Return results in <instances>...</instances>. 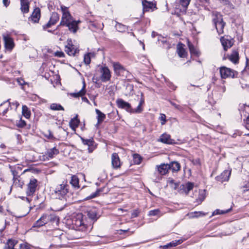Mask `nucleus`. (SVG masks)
Returning <instances> with one entry per match:
<instances>
[{
  "instance_id": "1",
  "label": "nucleus",
  "mask_w": 249,
  "mask_h": 249,
  "mask_svg": "<svg viewBox=\"0 0 249 249\" xmlns=\"http://www.w3.org/2000/svg\"><path fill=\"white\" fill-rule=\"evenodd\" d=\"M62 12V16L60 24L66 26L69 28V30L73 33H75L78 28V24L79 21L73 20L72 16L68 11V7L65 6H61Z\"/></svg>"
},
{
  "instance_id": "2",
  "label": "nucleus",
  "mask_w": 249,
  "mask_h": 249,
  "mask_svg": "<svg viewBox=\"0 0 249 249\" xmlns=\"http://www.w3.org/2000/svg\"><path fill=\"white\" fill-rule=\"evenodd\" d=\"M59 221V218L54 214H43L36 223L34 224V227H41L48 222L52 224L55 223L56 225Z\"/></svg>"
},
{
  "instance_id": "3",
  "label": "nucleus",
  "mask_w": 249,
  "mask_h": 249,
  "mask_svg": "<svg viewBox=\"0 0 249 249\" xmlns=\"http://www.w3.org/2000/svg\"><path fill=\"white\" fill-rule=\"evenodd\" d=\"M68 191L69 185L66 183L63 182V183L56 186L53 190V195L56 198L61 199L68 193Z\"/></svg>"
},
{
  "instance_id": "4",
  "label": "nucleus",
  "mask_w": 249,
  "mask_h": 249,
  "mask_svg": "<svg viewBox=\"0 0 249 249\" xmlns=\"http://www.w3.org/2000/svg\"><path fill=\"white\" fill-rule=\"evenodd\" d=\"M236 72L226 67H222L220 68V73L222 78L226 79L228 77L234 78Z\"/></svg>"
},
{
  "instance_id": "5",
  "label": "nucleus",
  "mask_w": 249,
  "mask_h": 249,
  "mask_svg": "<svg viewBox=\"0 0 249 249\" xmlns=\"http://www.w3.org/2000/svg\"><path fill=\"white\" fill-rule=\"evenodd\" d=\"M101 79L102 82H106L110 80L111 73L110 70L107 67H102L100 68Z\"/></svg>"
},
{
  "instance_id": "6",
  "label": "nucleus",
  "mask_w": 249,
  "mask_h": 249,
  "mask_svg": "<svg viewBox=\"0 0 249 249\" xmlns=\"http://www.w3.org/2000/svg\"><path fill=\"white\" fill-rule=\"evenodd\" d=\"M222 45L223 47L224 50L226 51L229 48H231L234 43V40L231 38V37L226 36H222L220 38Z\"/></svg>"
},
{
  "instance_id": "7",
  "label": "nucleus",
  "mask_w": 249,
  "mask_h": 249,
  "mask_svg": "<svg viewBox=\"0 0 249 249\" xmlns=\"http://www.w3.org/2000/svg\"><path fill=\"white\" fill-rule=\"evenodd\" d=\"M67 42L68 44L65 46V52L69 55H74L78 51L77 48L72 44L71 39H68Z\"/></svg>"
},
{
  "instance_id": "8",
  "label": "nucleus",
  "mask_w": 249,
  "mask_h": 249,
  "mask_svg": "<svg viewBox=\"0 0 249 249\" xmlns=\"http://www.w3.org/2000/svg\"><path fill=\"white\" fill-rule=\"evenodd\" d=\"M116 104L119 108L125 109L128 112H131V106L129 103L123 100L122 99L119 98L116 100Z\"/></svg>"
},
{
  "instance_id": "9",
  "label": "nucleus",
  "mask_w": 249,
  "mask_h": 249,
  "mask_svg": "<svg viewBox=\"0 0 249 249\" xmlns=\"http://www.w3.org/2000/svg\"><path fill=\"white\" fill-rule=\"evenodd\" d=\"M37 186V180L35 178H31L28 185V189L26 192L28 196H32L36 191Z\"/></svg>"
},
{
  "instance_id": "10",
  "label": "nucleus",
  "mask_w": 249,
  "mask_h": 249,
  "mask_svg": "<svg viewBox=\"0 0 249 249\" xmlns=\"http://www.w3.org/2000/svg\"><path fill=\"white\" fill-rule=\"evenodd\" d=\"M2 36L4 42L5 47L6 49L11 50L14 46L13 39L8 35H3Z\"/></svg>"
},
{
  "instance_id": "11",
  "label": "nucleus",
  "mask_w": 249,
  "mask_h": 249,
  "mask_svg": "<svg viewBox=\"0 0 249 249\" xmlns=\"http://www.w3.org/2000/svg\"><path fill=\"white\" fill-rule=\"evenodd\" d=\"M140 98L138 97V99L140 100V102L137 107L135 109H132L131 108V112L132 113H140L142 112L143 110V109L142 107V105L144 103V98L143 96V94L142 92L140 93Z\"/></svg>"
},
{
  "instance_id": "12",
  "label": "nucleus",
  "mask_w": 249,
  "mask_h": 249,
  "mask_svg": "<svg viewBox=\"0 0 249 249\" xmlns=\"http://www.w3.org/2000/svg\"><path fill=\"white\" fill-rule=\"evenodd\" d=\"M111 164L114 169H118L121 166L120 158L116 153H114L111 155Z\"/></svg>"
},
{
  "instance_id": "13",
  "label": "nucleus",
  "mask_w": 249,
  "mask_h": 249,
  "mask_svg": "<svg viewBox=\"0 0 249 249\" xmlns=\"http://www.w3.org/2000/svg\"><path fill=\"white\" fill-rule=\"evenodd\" d=\"M82 217V214L79 213L73 219L72 223L75 225L77 228L85 227Z\"/></svg>"
},
{
  "instance_id": "14",
  "label": "nucleus",
  "mask_w": 249,
  "mask_h": 249,
  "mask_svg": "<svg viewBox=\"0 0 249 249\" xmlns=\"http://www.w3.org/2000/svg\"><path fill=\"white\" fill-rule=\"evenodd\" d=\"M159 141L162 143L169 144L175 143V140L171 138L170 135L166 133L161 135Z\"/></svg>"
},
{
  "instance_id": "15",
  "label": "nucleus",
  "mask_w": 249,
  "mask_h": 249,
  "mask_svg": "<svg viewBox=\"0 0 249 249\" xmlns=\"http://www.w3.org/2000/svg\"><path fill=\"white\" fill-rule=\"evenodd\" d=\"M40 17V10L39 8H36L31 16L29 18V20L33 21L34 22H37Z\"/></svg>"
},
{
  "instance_id": "16",
  "label": "nucleus",
  "mask_w": 249,
  "mask_h": 249,
  "mask_svg": "<svg viewBox=\"0 0 249 249\" xmlns=\"http://www.w3.org/2000/svg\"><path fill=\"white\" fill-rule=\"evenodd\" d=\"M157 168L159 173L161 175L166 174L170 169V166L168 164H161L157 166Z\"/></svg>"
},
{
  "instance_id": "17",
  "label": "nucleus",
  "mask_w": 249,
  "mask_h": 249,
  "mask_svg": "<svg viewBox=\"0 0 249 249\" xmlns=\"http://www.w3.org/2000/svg\"><path fill=\"white\" fill-rule=\"evenodd\" d=\"M231 175V171L225 170L219 176L216 177L218 181L223 182L228 181Z\"/></svg>"
},
{
  "instance_id": "18",
  "label": "nucleus",
  "mask_w": 249,
  "mask_h": 249,
  "mask_svg": "<svg viewBox=\"0 0 249 249\" xmlns=\"http://www.w3.org/2000/svg\"><path fill=\"white\" fill-rule=\"evenodd\" d=\"M81 140L82 141V142L85 145H87L88 147V150L89 153H91L93 151L94 147L93 145L94 144V141H93L92 139H84L83 138H81Z\"/></svg>"
},
{
  "instance_id": "19",
  "label": "nucleus",
  "mask_w": 249,
  "mask_h": 249,
  "mask_svg": "<svg viewBox=\"0 0 249 249\" xmlns=\"http://www.w3.org/2000/svg\"><path fill=\"white\" fill-rule=\"evenodd\" d=\"M229 59L234 64H237L239 61V53L237 50H234L231 53L228 55Z\"/></svg>"
},
{
  "instance_id": "20",
  "label": "nucleus",
  "mask_w": 249,
  "mask_h": 249,
  "mask_svg": "<svg viewBox=\"0 0 249 249\" xmlns=\"http://www.w3.org/2000/svg\"><path fill=\"white\" fill-rule=\"evenodd\" d=\"M183 47L184 45L181 43L177 45V53L179 56L182 58H184L187 55V52Z\"/></svg>"
},
{
  "instance_id": "21",
  "label": "nucleus",
  "mask_w": 249,
  "mask_h": 249,
  "mask_svg": "<svg viewBox=\"0 0 249 249\" xmlns=\"http://www.w3.org/2000/svg\"><path fill=\"white\" fill-rule=\"evenodd\" d=\"M88 216L89 218L93 220H97L99 218L97 210L96 209H92L88 212Z\"/></svg>"
},
{
  "instance_id": "22",
  "label": "nucleus",
  "mask_w": 249,
  "mask_h": 249,
  "mask_svg": "<svg viewBox=\"0 0 249 249\" xmlns=\"http://www.w3.org/2000/svg\"><path fill=\"white\" fill-rule=\"evenodd\" d=\"M20 10L23 13H27L29 10V3L28 0H20Z\"/></svg>"
},
{
  "instance_id": "23",
  "label": "nucleus",
  "mask_w": 249,
  "mask_h": 249,
  "mask_svg": "<svg viewBox=\"0 0 249 249\" xmlns=\"http://www.w3.org/2000/svg\"><path fill=\"white\" fill-rule=\"evenodd\" d=\"M194 186V183L190 182H188L185 184L181 185V189L186 194L192 190Z\"/></svg>"
},
{
  "instance_id": "24",
  "label": "nucleus",
  "mask_w": 249,
  "mask_h": 249,
  "mask_svg": "<svg viewBox=\"0 0 249 249\" xmlns=\"http://www.w3.org/2000/svg\"><path fill=\"white\" fill-rule=\"evenodd\" d=\"M213 21L214 25H216L221 21H223L222 16L218 12H213Z\"/></svg>"
},
{
  "instance_id": "25",
  "label": "nucleus",
  "mask_w": 249,
  "mask_h": 249,
  "mask_svg": "<svg viewBox=\"0 0 249 249\" xmlns=\"http://www.w3.org/2000/svg\"><path fill=\"white\" fill-rule=\"evenodd\" d=\"M143 12L148 11L150 9H152L153 7H155L152 2H148L146 0H143L142 1Z\"/></svg>"
},
{
  "instance_id": "26",
  "label": "nucleus",
  "mask_w": 249,
  "mask_h": 249,
  "mask_svg": "<svg viewBox=\"0 0 249 249\" xmlns=\"http://www.w3.org/2000/svg\"><path fill=\"white\" fill-rule=\"evenodd\" d=\"M83 86L82 88V89L78 92H75V93H71V95L73 97L77 98L79 97H82L83 95H84L86 93V90H85V88H86V84L85 82L84 81H83Z\"/></svg>"
},
{
  "instance_id": "27",
  "label": "nucleus",
  "mask_w": 249,
  "mask_h": 249,
  "mask_svg": "<svg viewBox=\"0 0 249 249\" xmlns=\"http://www.w3.org/2000/svg\"><path fill=\"white\" fill-rule=\"evenodd\" d=\"M59 153L58 149H56L55 147H53V148H51L48 149L46 154L48 157L50 158H53L55 156L57 155Z\"/></svg>"
},
{
  "instance_id": "28",
  "label": "nucleus",
  "mask_w": 249,
  "mask_h": 249,
  "mask_svg": "<svg viewBox=\"0 0 249 249\" xmlns=\"http://www.w3.org/2000/svg\"><path fill=\"white\" fill-rule=\"evenodd\" d=\"M171 169L173 172H178L180 169V165L177 161H172L168 164Z\"/></svg>"
},
{
  "instance_id": "29",
  "label": "nucleus",
  "mask_w": 249,
  "mask_h": 249,
  "mask_svg": "<svg viewBox=\"0 0 249 249\" xmlns=\"http://www.w3.org/2000/svg\"><path fill=\"white\" fill-rule=\"evenodd\" d=\"M226 23L223 21H221L215 25V28L217 30V33L219 35L222 34L224 33V28L225 26Z\"/></svg>"
},
{
  "instance_id": "30",
  "label": "nucleus",
  "mask_w": 249,
  "mask_h": 249,
  "mask_svg": "<svg viewBox=\"0 0 249 249\" xmlns=\"http://www.w3.org/2000/svg\"><path fill=\"white\" fill-rule=\"evenodd\" d=\"M95 112L97 115L98 124H100L104 120L106 115L98 109H95Z\"/></svg>"
},
{
  "instance_id": "31",
  "label": "nucleus",
  "mask_w": 249,
  "mask_h": 249,
  "mask_svg": "<svg viewBox=\"0 0 249 249\" xmlns=\"http://www.w3.org/2000/svg\"><path fill=\"white\" fill-rule=\"evenodd\" d=\"M17 244V241L15 240L9 239L5 246L4 248L5 249H14V247Z\"/></svg>"
},
{
  "instance_id": "32",
  "label": "nucleus",
  "mask_w": 249,
  "mask_h": 249,
  "mask_svg": "<svg viewBox=\"0 0 249 249\" xmlns=\"http://www.w3.org/2000/svg\"><path fill=\"white\" fill-rule=\"evenodd\" d=\"M71 184V185L74 187V188H79V179L78 178L75 176H73L71 177V180L70 181Z\"/></svg>"
},
{
  "instance_id": "33",
  "label": "nucleus",
  "mask_w": 249,
  "mask_h": 249,
  "mask_svg": "<svg viewBox=\"0 0 249 249\" xmlns=\"http://www.w3.org/2000/svg\"><path fill=\"white\" fill-rule=\"evenodd\" d=\"M79 124V121L77 118V117L72 119L70 122V126L73 130L78 127Z\"/></svg>"
},
{
  "instance_id": "34",
  "label": "nucleus",
  "mask_w": 249,
  "mask_h": 249,
  "mask_svg": "<svg viewBox=\"0 0 249 249\" xmlns=\"http://www.w3.org/2000/svg\"><path fill=\"white\" fill-rule=\"evenodd\" d=\"M167 183L173 190H176L179 186V183L175 182L173 179L169 178L167 181Z\"/></svg>"
},
{
  "instance_id": "35",
  "label": "nucleus",
  "mask_w": 249,
  "mask_h": 249,
  "mask_svg": "<svg viewBox=\"0 0 249 249\" xmlns=\"http://www.w3.org/2000/svg\"><path fill=\"white\" fill-rule=\"evenodd\" d=\"M116 29L120 32H125L127 29V27L125 25L119 23L118 22H116L115 25Z\"/></svg>"
},
{
  "instance_id": "36",
  "label": "nucleus",
  "mask_w": 249,
  "mask_h": 249,
  "mask_svg": "<svg viewBox=\"0 0 249 249\" xmlns=\"http://www.w3.org/2000/svg\"><path fill=\"white\" fill-rule=\"evenodd\" d=\"M188 46L191 53L196 55L199 54L198 52L196 50L194 45L190 41H188Z\"/></svg>"
},
{
  "instance_id": "37",
  "label": "nucleus",
  "mask_w": 249,
  "mask_h": 249,
  "mask_svg": "<svg viewBox=\"0 0 249 249\" xmlns=\"http://www.w3.org/2000/svg\"><path fill=\"white\" fill-rule=\"evenodd\" d=\"M133 162L135 164H140L142 160V157L138 154H134L133 155Z\"/></svg>"
},
{
  "instance_id": "38",
  "label": "nucleus",
  "mask_w": 249,
  "mask_h": 249,
  "mask_svg": "<svg viewBox=\"0 0 249 249\" xmlns=\"http://www.w3.org/2000/svg\"><path fill=\"white\" fill-rule=\"evenodd\" d=\"M50 108L53 110H64L63 107L60 104L53 103L50 106Z\"/></svg>"
},
{
  "instance_id": "39",
  "label": "nucleus",
  "mask_w": 249,
  "mask_h": 249,
  "mask_svg": "<svg viewBox=\"0 0 249 249\" xmlns=\"http://www.w3.org/2000/svg\"><path fill=\"white\" fill-rule=\"evenodd\" d=\"M59 20V16L58 14L56 13H53L50 19V21L52 24L54 25L57 21Z\"/></svg>"
},
{
  "instance_id": "40",
  "label": "nucleus",
  "mask_w": 249,
  "mask_h": 249,
  "mask_svg": "<svg viewBox=\"0 0 249 249\" xmlns=\"http://www.w3.org/2000/svg\"><path fill=\"white\" fill-rule=\"evenodd\" d=\"M22 114L26 118H29L30 117V111L26 106H23L22 108Z\"/></svg>"
},
{
  "instance_id": "41",
  "label": "nucleus",
  "mask_w": 249,
  "mask_h": 249,
  "mask_svg": "<svg viewBox=\"0 0 249 249\" xmlns=\"http://www.w3.org/2000/svg\"><path fill=\"white\" fill-rule=\"evenodd\" d=\"M190 1L191 0H179V3L183 7L184 10L185 11Z\"/></svg>"
},
{
  "instance_id": "42",
  "label": "nucleus",
  "mask_w": 249,
  "mask_h": 249,
  "mask_svg": "<svg viewBox=\"0 0 249 249\" xmlns=\"http://www.w3.org/2000/svg\"><path fill=\"white\" fill-rule=\"evenodd\" d=\"M113 66L114 70L116 73H119L121 70L124 69L123 67L119 63H114Z\"/></svg>"
},
{
  "instance_id": "43",
  "label": "nucleus",
  "mask_w": 249,
  "mask_h": 249,
  "mask_svg": "<svg viewBox=\"0 0 249 249\" xmlns=\"http://www.w3.org/2000/svg\"><path fill=\"white\" fill-rule=\"evenodd\" d=\"M103 188L98 189L95 193H93L90 196L87 197L86 199H90L93 198H95L98 196L101 192H103Z\"/></svg>"
},
{
  "instance_id": "44",
  "label": "nucleus",
  "mask_w": 249,
  "mask_h": 249,
  "mask_svg": "<svg viewBox=\"0 0 249 249\" xmlns=\"http://www.w3.org/2000/svg\"><path fill=\"white\" fill-rule=\"evenodd\" d=\"M93 55L91 53H89L84 55V61L86 65H88L90 63V55Z\"/></svg>"
},
{
  "instance_id": "45",
  "label": "nucleus",
  "mask_w": 249,
  "mask_h": 249,
  "mask_svg": "<svg viewBox=\"0 0 249 249\" xmlns=\"http://www.w3.org/2000/svg\"><path fill=\"white\" fill-rule=\"evenodd\" d=\"M231 208L229 209L226 210H220L219 209H217L215 211H214L213 213V215H215V214H225L226 213H228L231 210Z\"/></svg>"
},
{
  "instance_id": "46",
  "label": "nucleus",
  "mask_w": 249,
  "mask_h": 249,
  "mask_svg": "<svg viewBox=\"0 0 249 249\" xmlns=\"http://www.w3.org/2000/svg\"><path fill=\"white\" fill-rule=\"evenodd\" d=\"M189 216L191 218H195V217H197L200 215H204V214L202 213V212H195L194 213H190L189 214Z\"/></svg>"
},
{
  "instance_id": "47",
  "label": "nucleus",
  "mask_w": 249,
  "mask_h": 249,
  "mask_svg": "<svg viewBox=\"0 0 249 249\" xmlns=\"http://www.w3.org/2000/svg\"><path fill=\"white\" fill-rule=\"evenodd\" d=\"M160 211L159 209H155L154 210H151L149 212L148 215L149 216H155L158 215L160 214Z\"/></svg>"
},
{
  "instance_id": "48",
  "label": "nucleus",
  "mask_w": 249,
  "mask_h": 249,
  "mask_svg": "<svg viewBox=\"0 0 249 249\" xmlns=\"http://www.w3.org/2000/svg\"><path fill=\"white\" fill-rule=\"evenodd\" d=\"M183 241L181 239L173 241L169 244L171 245V248L176 247L178 245H179L182 243Z\"/></svg>"
},
{
  "instance_id": "49",
  "label": "nucleus",
  "mask_w": 249,
  "mask_h": 249,
  "mask_svg": "<svg viewBox=\"0 0 249 249\" xmlns=\"http://www.w3.org/2000/svg\"><path fill=\"white\" fill-rule=\"evenodd\" d=\"M31 248L32 246L30 245L27 243H24L20 245L19 249H31Z\"/></svg>"
},
{
  "instance_id": "50",
  "label": "nucleus",
  "mask_w": 249,
  "mask_h": 249,
  "mask_svg": "<svg viewBox=\"0 0 249 249\" xmlns=\"http://www.w3.org/2000/svg\"><path fill=\"white\" fill-rule=\"evenodd\" d=\"M26 125V122L24 120H22L21 119H20L18 123L17 124V125L18 127H20V128H22L23 127H24Z\"/></svg>"
},
{
  "instance_id": "51",
  "label": "nucleus",
  "mask_w": 249,
  "mask_h": 249,
  "mask_svg": "<svg viewBox=\"0 0 249 249\" xmlns=\"http://www.w3.org/2000/svg\"><path fill=\"white\" fill-rule=\"evenodd\" d=\"M160 119L161 121V124L162 125H163L165 124V123L166 122V116L164 114H161L160 115Z\"/></svg>"
},
{
  "instance_id": "52",
  "label": "nucleus",
  "mask_w": 249,
  "mask_h": 249,
  "mask_svg": "<svg viewBox=\"0 0 249 249\" xmlns=\"http://www.w3.org/2000/svg\"><path fill=\"white\" fill-rule=\"evenodd\" d=\"M139 214V211L138 210H135L132 213L131 217L132 218L136 217L138 216Z\"/></svg>"
},
{
  "instance_id": "53",
  "label": "nucleus",
  "mask_w": 249,
  "mask_h": 249,
  "mask_svg": "<svg viewBox=\"0 0 249 249\" xmlns=\"http://www.w3.org/2000/svg\"><path fill=\"white\" fill-rule=\"evenodd\" d=\"M53 25V24H52L50 21H49L47 24L43 25L42 27L44 30H46L47 28H50Z\"/></svg>"
},
{
  "instance_id": "54",
  "label": "nucleus",
  "mask_w": 249,
  "mask_h": 249,
  "mask_svg": "<svg viewBox=\"0 0 249 249\" xmlns=\"http://www.w3.org/2000/svg\"><path fill=\"white\" fill-rule=\"evenodd\" d=\"M171 104L176 109L181 110V107H180L179 105H177L176 104L174 103L173 102H170Z\"/></svg>"
},
{
  "instance_id": "55",
  "label": "nucleus",
  "mask_w": 249,
  "mask_h": 249,
  "mask_svg": "<svg viewBox=\"0 0 249 249\" xmlns=\"http://www.w3.org/2000/svg\"><path fill=\"white\" fill-rule=\"evenodd\" d=\"M55 56H58L59 57H62L64 56V53L62 52H59V51H57V52H55Z\"/></svg>"
},
{
  "instance_id": "56",
  "label": "nucleus",
  "mask_w": 249,
  "mask_h": 249,
  "mask_svg": "<svg viewBox=\"0 0 249 249\" xmlns=\"http://www.w3.org/2000/svg\"><path fill=\"white\" fill-rule=\"evenodd\" d=\"M244 190L243 191L245 192L249 190V182H247L246 184H245L243 186Z\"/></svg>"
},
{
  "instance_id": "57",
  "label": "nucleus",
  "mask_w": 249,
  "mask_h": 249,
  "mask_svg": "<svg viewBox=\"0 0 249 249\" xmlns=\"http://www.w3.org/2000/svg\"><path fill=\"white\" fill-rule=\"evenodd\" d=\"M2 2L5 7H7L10 4V1L8 0H2Z\"/></svg>"
},
{
  "instance_id": "58",
  "label": "nucleus",
  "mask_w": 249,
  "mask_h": 249,
  "mask_svg": "<svg viewBox=\"0 0 249 249\" xmlns=\"http://www.w3.org/2000/svg\"><path fill=\"white\" fill-rule=\"evenodd\" d=\"M192 161L195 165L199 164V160L198 159L193 160Z\"/></svg>"
},
{
  "instance_id": "59",
  "label": "nucleus",
  "mask_w": 249,
  "mask_h": 249,
  "mask_svg": "<svg viewBox=\"0 0 249 249\" xmlns=\"http://www.w3.org/2000/svg\"><path fill=\"white\" fill-rule=\"evenodd\" d=\"M160 247L162 248L163 249H166L167 248H171V245L169 243H168L163 246H160Z\"/></svg>"
},
{
  "instance_id": "60",
  "label": "nucleus",
  "mask_w": 249,
  "mask_h": 249,
  "mask_svg": "<svg viewBox=\"0 0 249 249\" xmlns=\"http://www.w3.org/2000/svg\"><path fill=\"white\" fill-rule=\"evenodd\" d=\"M18 82L21 85H24L25 83L22 79H18Z\"/></svg>"
},
{
  "instance_id": "61",
  "label": "nucleus",
  "mask_w": 249,
  "mask_h": 249,
  "mask_svg": "<svg viewBox=\"0 0 249 249\" xmlns=\"http://www.w3.org/2000/svg\"><path fill=\"white\" fill-rule=\"evenodd\" d=\"M82 100L83 101L85 102H86L88 104H89V100L86 98V97H82Z\"/></svg>"
},
{
  "instance_id": "62",
  "label": "nucleus",
  "mask_w": 249,
  "mask_h": 249,
  "mask_svg": "<svg viewBox=\"0 0 249 249\" xmlns=\"http://www.w3.org/2000/svg\"><path fill=\"white\" fill-rule=\"evenodd\" d=\"M201 3H209V0H199Z\"/></svg>"
},
{
  "instance_id": "63",
  "label": "nucleus",
  "mask_w": 249,
  "mask_h": 249,
  "mask_svg": "<svg viewBox=\"0 0 249 249\" xmlns=\"http://www.w3.org/2000/svg\"><path fill=\"white\" fill-rule=\"evenodd\" d=\"M246 124L247 125H249V115H248V116L247 117V118L246 119Z\"/></svg>"
},
{
  "instance_id": "64",
  "label": "nucleus",
  "mask_w": 249,
  "mask_h": 249,
  "mask_svg": "<svg viewBox=\"0 0 249 249\" xmlns=\"http://www.w3.org/2000/svg\"><path fill=\"white\" fill-rule=\"evenodd\" d=\"M48 138L49 139H52L53 138V135L50 132H49V134L48 136Z\"/></svg>"
}]
</instances>
